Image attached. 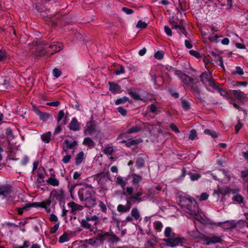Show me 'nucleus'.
Listing matches in <instances>:
<instances>
[{
    "label": "nucleus",
    "mask_w": 248,
    "mask_h": 248,
    "mask_svg": "<svg viewBox=\"0 0 248 248\" xmlns=\"http://www.w3.org/2000/svg\"><path fill=\"white\" fill-rule=\"evenodd\" d=\"M62 49V45L59 42H53L50 45L43 42L37 43L35 46V54L37 57L50 56Z\"/></svg>",
    "instance_id": "nucleus-1"
},
{
    "label": "nucleus",
    "mask_w": 248,
    "mask_h": 248,
    "mask_svg": "<svg viewBox=\"0 0 248 248\" xmlns=\"http://www.w3.org/2000/svg\"><path fill=\"white\" fill-rule=\"evenodd\" d=\"M78 196L79 200L84 202L86 207L91 208L96 206V199L91 185H87L80 188L78 191Z\"/></svg>",
    "instance_id": "nucleus-2"
},
{
    "label": "nucleus",
    "mask_w": 248,
    "mask_h": 248,
    "mask_svg": "<svg viewBox=\"0 0 248 248\" xmlns=\"http://www.w3.org/2000/svg\"><path fill=\"white\" fill-rule=\"evenodd\" d=\"M164 236L167 238L164 239L163 241L167 246L172 248L183 246L186 244L187 241V239L185 237L179 234H175L170 227H167L165 228Z\"/></svg>",
    "instance_id": "nucleus-3"
},
{
    "label": "nucleus",
    "mask_w": 248,
    "mask_h": 248,
    "mask_svg": "<svg viewBox=\"0 0 248 248\" xmlns=\"http://www.w3.org/2000/svg\"><path fill=\"white\" fill-rule=\"evenodd\" d=\"M43 3L45 4V7L46 9H38V11L41 13V16L46 21L48 22L47 24L52 27L55 26L58 24V20H56L54 17L56 16V18H59V20L61 21L62 20L65 19L67 16L63 15L61 17H59V16H56V15H52L50 14L49 9H47V8L50 7V5H52L53 3H56V0H43Z\"/></svg>",
    "instance_id": "nucleus-4"
},
{
    "label": "nucleus",
    "mask_w": 248,
    "mask_h": 248,
    "mask_svg": "<svg viewBox=\"0 0 248 248\" xmlns=\"http://www.w3.org/2000/svg\"><path fill=\"white\" fill-rule=\"evenodd\" d=\"M97 232L100 245L103 244L105 241L109 243H113L120 241L119 238L111 230L108 232H105L103 230H98Z\"/></svg>",
    "instance_id": "nucleus-5"
},
{
    "label": "nucleus",
    "mask_w": 248,
    "mask_h": 248,
    "mask_svg": "<svg viewBox=\"0 0 248 248\" xmlns=\"http://www.w3.org/2000/svg\"><path fill=\"white\" fill-rule=\"evenodd\" d=\"M99 221V217L96 215L91 216L87 215L85 218L81 220L80 222L81 226L86 229H89L91 231H93L92 228L96 226Z\"/></svg>",
    "instance_id": "nucleus-6"
},
{
    "label": "nucleus",
    "mask_w": 248,
    "mask_h": 248,
    "mask_svg": "<svg viewBox=\"0 0 248 248\" xmlns=\"http://www.w3.org/2000/svg\"><path fill=\"white\" fill-rule=\"evenodd\" d=\"M142 92L143 94L148 95L149 93L144 90L140 88H130L127 89V93L134 100H140L145 102L147 100L144 97L142 98L140 96V93Z\"/></svg>",
    "instance_id": "nucleus-7"
},
{
    "label": "nucleus",
    "mask_w": 248,
    "mask_h": 248,
    "mask_svg": "<svg viewBox=\"0 0 248 248\" xmlns=\"http://www.w3.org/2000/svg\"><path fill=\"white\" fill-rule=\"evenodd\" d=\"M14 195L13 186L9 184L0 185V196L9 199Z\"/></svg>",
    "instance_id": "nucleus-8"
},
{
    "label": "nucleus",
    "mask_w": 248,
    "mask_h": 248,
    "mask_svg": "<svg viewBox=\"0 0 248 248\" xmlns=\"http://www.w3.org/2000/svg\"><path fill=\"white\" fill-rule=\"evenodd\" d=\"M195 200L192 198L186 196H181L179 198V205L185 211L186 207L189 206L190 204H192L193 201Z\"/></svg>",
    "instance_id": "nucleus-9"
},
{
    "label": "nucleus",
    "mask_w": 248,
    "mask_h": 248,
    "mask_svg": "<svg viewBox=\"0 0 248 248\" xmlns=\"http://www.w3.org/2000/svg\"><path fill=\"white\" fill-rule=\"evenodd\" d=\"M185 212L191 216H197L199 212V207L195 200L193 201L192 204L186 207Z\"/></svg>",
    "instance_id": "nucleus-10"
},
{
    "label": "nucleus",
    "mask_w": 248,
    "mask_h": 248,
    "mask_svg": "<svg viewBox=\"0 0 248 248\" xmlns=\"http://www.w3.org/2000/svg\"><path fill=\"white\" fill-rule=\"evenodd\" d=\"M77 145V141L74 140L72 142H70L69 140L66 139L62 143L63 151L67 153L69 149L74 150Z\"/></svg>",
    "instance_id": "nucleus-11"
},
{
    "label": "nucleus",
    "mask_w": 248,
    "mask_h": 248,
    "mask_svg": "<svg viewBox=\"0 0 248 248\" xmlns=\"http://www.w3.org/2000/svg\"><path fill=\"white\" fill-rule=\"evenodd\" d=\"M94 179L96 180L99 184L105 183L108 181V179H110L109 172H102L97 173L95 175Z\"/></svg>",
    "instance_id": "nucleus-12"
},
{
    "label": "nucleus",
    "mask_w": 248,
    "mask_h": 248,
    "mask_svg": "<svg viewBox=\"0 0 248 248\" xmlns=\"http://www.w3.org/2000/svg\"><path fill=\"white\" fill-rule=\"evenodd\" d=\"M143 194V190L140 188L138 191L132 194L131 196L129 197V199L131 200L133 203L140 202L143 201V199L141 197V195Z\"/></svg>",
    "instance_id": "nucleus-13"
},
{
    "label": "nucleus",
    "mask_w": 248,
    "mask_h": 248,
    "mask_svg": "<svg viewBox=\"0 0 248 248\" xmlns=\"http://www.w3.org/2000/svg\"><path fill=\"white\" fill-rule=\"evenodd\" d=\"M51 195L60 202H62L64 198V191L62 189L53 190L51 192Z\"/></svg>",
    "instance_id": "nucleus-14"
},
{
    "label": "nucleus",
    "mask_w": 248,
    "mask_h": 248,
    "mask_svg": "<svg viewBox=\"0 0 248 248\" xmlns=\"http://www.w3.org/2000/svg\"><path fill=\"white\" fill-rule=\"evenodd\" d=\"M201 81L203 84H206L213 78L212 74L209 71L203 72L200 76Z\"/></svg>",
    "instance_id": "nucleus-15"
},
{
    "label": "nucleus",
    "mask_w": 248,
    "mask_h": 248,
    "mask_svg": "<svg viewBox=\"0 0 248 248\" xmlns=\"http://www.w3.org/2000/svg\"><path fill=\"white\" fill-rule=\"evenodd\" d=\"M222 241V239L220 236L216 235H211L209 236H206L204 238V241L206 242L207 245L210 244H216L217 243H220Z\"/></svg>",
    "instance_id": "nucleus-16"
},
{
    "label": "nucleus",
    "mask_w": 248,
    "mask_h": 248,
    "mask_svg": "<svg viewBox=\"0 0 248 248\" xmlns=\"http://www.w3.org/2000/svg\"><path fill=\"white\" fill-rule=\"evenodd\" d=\"M69 129L74 131H77L80 129V124L76 118H73L68 126Z\"/></svg>",
    "instance_id": "nucleus-17"
},
{
    "label": "nucleus",
    "mask_w": 248,
    "mask_h": 248,
    "mask_svg": "<svg viewBox=\"0 0 248 248\" xmlns=\"http://www.w3.org/2000/svg\"><path fill=\"white\" fill-rule=\"evenodd\" d=\"M33 108L34 111L37 115L39 116L41 120H43L44 121H46L50 117L49 114L41 111L35 107L33 106Z\"/></svg>",
    "instance_id": "nucleus-18"
},
{
    "label": "nucleus",
    "mask_w": 248,
    "mask_h": 248,
    "mask_svg": "<svg viewBox=\"0 0 248 248\" xmlns=\"http://www.w3.org/2000/svg\"><path fill=\"white\" fill-rule=\"evenodd\" d=\"M220 224L221 227L226 230L234 229L236 227V224L233 220H228L222 223H220Z\"/></svg>",
    "instance_id": "nucleus-19"
},
{
    "label": "nucleus",
    "mask_w": 248,
    "mask_h": 248,
    "mask_svg": "<svg viewBox=\"0 0 248 248\" xmlns=\"http://www.w3.org/2000/svg\"><path fill=\"white\" fill-rule=\"evenodd\" d=\"M143 124L142 123H140L135 126H132L126 131V133L130 134L132 133H137L141 131Z\"/></svg>",
    "instance_id": "nucleus-20"
},
{
    "label": "nucleus",
    "mask_w": 248,
    "mask_h": 248,
    "mask_svg": "<svg viewBox=\"0 0 248 248\" xmlns=\"http://www.w3.org/2000/svg\"><path fill=\"white\" fill-rule=\"evenodd\" d=\"M197 82H199L198 80L197 81H195V80L194 82H191L189 85L190 86L191 91L195 96L198 97L200 95L201 90L200 88L196 84V83Z\"/></svg>",
    "instance_id": "nucleus-21"
},
{
    "label": "nucleus",
    "mask_w": 248,
    "mask_h": 248,
    "mask_svg": "<svg viewBox=\"0 0 248 248\" xmlns=\"http://www.w3.org/2000/svg\"><path fill=\"white\" fill-rule=\"evenodd\" d=\"M51 203V200H50V198H49L48 199H47L43 202H33L32 204H33V207H41L44 208L46 209L47 207L50 205Z\"/></svg>",
    "instance_id": "nucleus-22"
},
{
    "label": "nucleus",
    "mask_w": 248,
    "mask_h": 248,
    "mask_svg": "<svg viewBox=\"0 0 248 248\" xmlns=\"http://www.w3.org/2000/svg\"><path fill=\"white\" fill-rule=\"evenodd\" d=\"M108 84L109 85V90L113 93H115L117 92H119L121 89L118 84L113 82L109 81L108 82Z\"/></svg>",
    "instance_id": "nucleus-23"
},
{
    "label": "nucleus",
    "mask_w": 248,
    "mask_h": 248,
    "mask_svg": "<svg viewBox=\"0 0 248 248\" xmlns=\"http://www.w3.org/2000/svg\"><path fill=\"white\" fill-rule=\"evenodd\" d=\"M86 127L88 133L91 135L94 132L96 125L93 121H90L87 123Z\"/></svg>",
    "instance_id": "nucleus-24"
},
{
    "label": "nucleus",
    "mask_w": 248,
    "mask_h": 248,
    "mask_svg": "<svg viewBox=\"0 0 248 248\" xmlns=\"http://www.w3.org/2000/svg\"><path fill=\"white\" fill-rule=\"evenodd\" d=\"M85 242L87 244L90 245L92 246H95L100 245V242L98 238V235H97L96 237H94L92 238L85 240Z\"/></svg>",
    "instance_id": "nucleus-25"
},
{
    "label": "nucleus",
    "mask_w": 248,
    "mask_h": 248,
    "mask_svg": "<svg viewBox=\"0 0 248 248\" xmlns=\"http://www.w3.org/2000/svg\"><path fill=\"white\" fill-rule=\"evenodd\" d=\"M230 93L232 94L237 99L242 100L244 98V93L240 90H230Z\"/></svg>",
    "instance_id": "nucleus-26"
},
{
    "label": "nucleus",
    "mask_w": 248,
    "mask_h": 248,
    "mask_svg": "<svg viewBox=\"0 0 248 248\" xmlns=\"http://www.w3.org/2000/svg\"><path fill=\"white\" fill-rule=\"evenodd\" d=\"M182 82L184 85L187 86L189 85L191 82H194L195 79L190 78L188 75L185 74V76L181 79Z\"/></svg>",
    "instance_id": "nucleus-27"
},
{
    "label": "nucleus",
    "mask_w": 248,
    "mask_h": 248,
    "mask_svg": "<svg viewBox=\"0 0 248 248\" xmlns=\"http://www.w3.org/2000/svg\"><path fill=\"white\" fill-rule=\"evenodd\" d=\"M145 159L144 156L142 155H139L136 162V165L138 169L141 168L144 165Z\"/></svg>",
    "instance_id": "nucleus-28"
},
{
    "label": "nucleus",
    "mask_w": 248,
    "mask_h": 248,
    "mask_svg": "<svg viewBox=\"0 0 248 248\" xmlns=\"http://www.w3.org/2000/svg\"><path fill=\"white\" fill-rule=\"evenodd\" d=\"M32 203H27L23 207L17 208V211L19 215H22L23 213L24 210L27 211L29 208L33 207Z\"/></svg>",
    "instance_id": "nucleus-29"
},
{
    "label": "nucleus",
    "mask_w": 248,
    "mask_h": 248,
    "mask_svg": "<svg viewBox=\"0 0 248 248\" xmlns=\"http://www.w3.org/2000/svg\"><path fill=\"white\" fill-rule=\"evenodd\" d=\"M83 144L87 146L90 148L94 147L95 145V142L90 137H86L84 138Z\"/></svg>",
    "instance_id": "nucleus-30"
},
{
    "label": "nucleus",
    "mask_w": 248,
    "mask_h": 248,
    "mask_svg": "<svg viewBox=\"0 0 248 248\" xmlns=\"http://www.w3.org/2000/svg\"><path fill=\"white\" fill-rule=\"evenodd\" d=\"M51 132H47L43 134L41 136V139L42 141L46 143H48L51 140Z\"/></svg>",
    "instance_id": "nucleus-31"
},
{
    "label": "nucleus",
    "mask_w": 248,
    "mask_h": 248,
    "mask_svg": "<svg viewBox=\"0 0 248 248\" xmlns=\"http://www.w3.org/2000/svg\"><path fill=\"white\" fill-rule=\"evenodd\" d=\"M84 153L82 151L80 152L77 154L75 158V164L76 166H78L82 163L84 159Z\"/></svg>",
    "instance_id": "nucleus-32"
},
{
    "label": "nucleus",
    "mask_w": 248,
    "mask_h": 248,
    "mask_svg": "<svg viewBox=\"0 0 248 248\" xmlns=\"http://www.w3.org/2000/svg\"><path fill=\"white\" fill-rule=\"evenodd\" d=\"M134 192V188L132 186H125L123 188V194L124 196H131Z\"/></svg>",
    "instance_id": "nucleus-33"
},
{
    "label": "nucleus",
    "mask_w": 248,
    "mask_h": 248,
    "mask_svg": "<svg viewBox=\"0 0 248 248\" xmlns=\"http://www.w3.org/2000/svg\"><path fill=\"white\" fill-rule=\"evenodd\" d=\"M230 192L231 189L228 187H226L225 188H219L218 190H215L214 191V193L217 194L218 195L219 194H221L222 196H224L227 194L228 193H230Z\"/></svg>",
    "instance_id": "nucleus-34"
},
{
    "label": "nucleus",
    "mask_w": 248,
    "mask_h": 248,
    "mask_svg": "<svg viewBox=\"0 0 248 248\" xmlns=\"http://www.w3.org/2000/svg\"><path fill=\"white\" fill-rule=\"evenodd\" d=\"M131 177L132 178V184L133 185H137L142 181V177L135 173H132L131 174Z\"/></svg>",
    "instance_id": "nucleus-35"
},
{
    "label": "nucleus",
    "mask_w": 248,
    "mask_h": 248,
    "mask_svg": "<svg viewBox=\"0 0 248 248\" xmlns=\"http://www.w3.org/2000/svg\"><path fill=\"white\" fill-rule=\"evenodd\" d=\"M217 92L219 93L220 94L226 98L227 99H232V97L230 95L229 93L227 91L222 88H219V89L217 90Z\"/></svg>",
    "instance_id": "nucleus-36"
},
{
    "label": "nucleus",
    "mask_w": 248,
    "mask_h": 248,
    "mask_svg": "<svg viewBox=\"0 0 248 248\" xmlns=\"http://www.w3.org/2000/svg\"><path fill=\"white\" fill-rule=\"evenodd\" d=\"M116 183L117 185L120 186L121 188H124L127 184V181L123 179V177L118 176L116 178Z\"/></svg>",
    "instance_id": "nucleus-37"
},
{
    "label": "nucleus",
    "mask_w": 248,
    "mask_h": 248,
    "mask_svg": "<svg viewBox=\"0 0 248 248\" xmlns=\"http://www.w3.org/2000/svg\"><path fill=\"white\" fill-rule=\"evenodd\" d=\"M142 142V140L141 139L130 140L129 141H128L127 147H130L131 146L139 144Z\"/></svg>",
    "instance_id": "nucleus-38"
},
{
    "label": "nucleus",
    "mask_w": 248,
    "mask_h": 248,
    "mask_svg": "<svg viewBox=\"0 0 248 248\" xmlns=\"http://www.w3.org/2000/svg\"><path fill=\"white\" fill-rule=\"evenodd\" d=\"M47 183L54 186H58L59 185V181L58 179L53 178L52 177H49L46 181Z\"/></svg>",
    "instance_id": "nucleus-39"
},
{
    "label": "nucleus",
    "mask_w": 248,
    "mask_h": 248,
    "mask_svg": "<svg viewBox=\"0 0 248 248\" xmlns=\"http://www.w3.org/2000/svg\"><path fill=\"white\" fill-rule=\"evenodd\" d=\"M192 236L194 238H199L203 239L204 241L205 236L202 233L199 232L198 230L192 232Z\"/></svg>",
    "instance_id": "nucleus-40"
},
{
    "label": "nucleus",
    "mask_w": 248,
    "mask_h": 248,
    "mask_svg": "<svg viewBox=\"0 0 248 248\" xmlns=\"http://www.w3.org/2000/svg\"><path fill=\"white\" fill-rule=\"evenodd\" d=\"M131 215L136 220H138L140 217V213L137 208H133L131 212Z\"/></svg>",
    "instance_id": "nucleus-41"
},
{
    "label": "nucleus",
    "mask_w": 248,
    "mask_h": 248,
    "mask_svg": "<svg viewBox=\"0 0 248 248\" xmlns=\"http://www.w3.org/2000/svg\"><path fill=\"white\" fill-rule=\"evenodd\" d=\"M181 103H182V106L183 108L186 110L188 111L190 108V105L189 102H188L187 100L186 99L181 98Z\"/></svg>",
    "instance_id": "nucleus-42"
},
{
    "label": "nucleus",
    "mask_w": 248,
    "mask_h": 248,
    "mask_svg": "<svg viewBox=\"0 0 248 248\" xmlns=\"http://www.w3.org/2000/svg\"><path fill=\"white\" fill-rule=\"evenodd\" d=\"M208 85L213 89L217 91L218 89H219L220 88L219 84L216 82L213 78L209 81Z\"/></svg>",
    "instance_id": "nucleus-43"
},
{
    "label": "nucleus",
    "mask_w": 248,
    "mask_h": 248,
    "mask_svg": "<svg viewBox=\"0 0 248 248\" xmlns=\"http://www.w3.org/2000/svg\"><path fill=\"white\" fill-rule=\"evenodd\" d=\"M232 200L238 202V203H241L244 202V198L241 195L236 194L233 196Z\"/></svg>",
    "instance_id": "nucleus-44"
},
{
    "label": "nucleus",
    "mask_w": 248,
    "mask_h": 248,
    "mask_svg": "<svg viewBox=\"0 0 248 248\" xmlns=\"http://www.w3.org/2000/svg\"><path fill=\"white\" fill-rule=\"evenodd\" d=\"M204 133L205 134L210 135L212 138H217L218 137V134L215 131L210 130L208 129H205Z\"/></svg>",
    "instance_id": "nucleus-45"
},
{
    "label": "nucleus",
    "mask_w": 248,
    "mask_h": 248,
    "mask_svg": "<svg viewBox=\"0 0 248 248\" xmlns=\"http://www.w3.org/2000/svg\"><path fill=\"white\" fill-rule=\"evenodd\" d=\"M157 244V241L155 238H152L148 240L147 242V247L153 248Z\"/></svg>",
    "instance_id": "nucleus-46"
},
{
    "label": "nucleus",
    "mask_w": 248,
    "mask_h": 248,
    "mask_svg": "<svg viewBox=\"0 0 248 248\" xmlns=\"http://www.w3.org/2000/svg\"><path fill=\"white\" fill-rule=\"evenodd\" d=\"M8 58V55L5 50H0V62H3Z\"/></svg>",
    "instance_id": "nucleus-47"
},
{
    "label": "nucleus",
    "mask_w": 248,
    "mask_h": 248,
    "mask_svg": "<svg viewBox=\"0 0 248 248\" xmlns=\"http://www.w3.org/2000/svg\"><path fill=\"white\" fill-rule=\"evenodd\" d=\"M188 175L190 176V178L191 181H196L201 177V175L196 173H188Z\"/></svg>",
    "instance_id": "nucleus-48"
},
{
    "label": "nucleus",
    "mask_w": 248,
    "mask_h": 248,
    "mask_svg": "<svg viewBox=\"0 0 248 248\" xmlns=\"http://www.w3.org/2000/svg\"><path fill=\"white\" fill-rule=\"evenodd\" d=\"M129 101L128 97L126 96H124L122 98H118L115 101V104L116 105H118L121 104H123L125 103L127 101Z\"/></svg>",
    "instance_id": "nucleus-49"
},
{
    "label": "nucleus",
    "mask_w": 248,
    "mask_h": 248,
    "mask_svg": "<svg viewBox=\"0 0 248 248\" xmlns=\"http://www.w3.org/2000/svg\"><path fill=\"white\" fill-rule=\"evenodd\" d=\"M68 240L69 236L66 233L64 232L62 236L60 237L59 242L60 243H63L65 242L68 241Z\"/></svg>",
    "instance_id": "nucleus-50"
},
{
    "label": "nucleus",
    "mask_w": 248,
    "mask_h": 248,
    "mask_svg": "<svg viewBox=\"0 0 248 248\" xmlns=\"http://www.w3.org/2000/svg\"><path fill=\"white\" fill-rule=\"evenodd\" d=\"M117 210L118 212L120 213H126L128 211V210L127 209L126 206L123 205L122 204H119L117 206Z\"/></svg>",
    "instance_id": "nucleus-51"
},
{
    "label": "nucleus",
    "mask_w": 248,
    "mask_h": 248,
    "mask_svg": "<svg viewBox=\"0 0 248 248\" xmlns=\"http://www.w3.org/2000/svg\"><path fill=\"white\" fill-rule=\"evenodd\" d=\"M218 36L217 34H215L214 32H213L209 37V39L212 42L217 43L218 42Z\"/></svg>",
    "instance_id": "nucleus-52"
},
{
    "label": "nucleus",
    "mask_w": 248,
    "mask_h": 248,
    "mask_svg": "<svg viewBox=\"0 0 248 248\" xmlns=\"http://www.w3.org/2000/svg\"><path fill=\"white\" fill-rule=\"evenodd\" d=\"M99 207L100 208V210L103 213H106L107 211V206L105 203H104L102 201H99Z\"/></svg>",
    "instance_id": "nucleus-53"
},
{
    "label": "nucleus",
    "mask_w": 248,
    "mask_h": 248,
    "mask_svg": "<svg viewBox=\"0 0 248 248\" xmlns=\"http://www.w3.org/2000/svg\"><path fill=\"white\" fill-rule=\"evenodd\" d=\"M138 28L145 29L147 27V24L142 20H139L136 25Z\"/></svg>",
    "instance_id": "nucleus-54"
},
{
    "label": "nucleus",
    "mask_w": 248,
    "mask_h": 248,
    "mask_svg": "<svg viewBox=\"0 0 248 248\" xmlns=\"http://www.w3.org/2000/svg\"><path fill=\"white\" fill-rule=\"evenodd\" d=\"M197 136V133L196 130L192 129L190 132L189 139L191 140H194Z\"/></svg>",
    "instance_id": "nucleus-55"
},
{
    "label": "nucleus",
    "mask_w": 248,
    "mask_h": 248,
    "mask_svg": "<svg viewBox=\"0 0 248 248\" xmlns=\"http://www.w3.org/2000/svg\"><path fill=\"white\" fill-rule=\"evenodd\" d=\"M232 75L238 74L239 75H242L244 74L243 69L240 66H237L236 67V71H232Z\"/></svg>",
    "instance_id": "nucleus-56"
},
{
    "label": "nucleus",
    "mask_w": 248,
    "mask_h": 248,
    "mask_svg": "<svg viewBox=\"0 0 248 248\" xmlns=\"http://www.w3.org/2000/svg\"><path fill=\"white\" fill-rule=\"evenodd\" d=\"M178 33L179 34L180 37H182V34H184L186 37L187 36V32L185 28L183 26H180V28L178 29Z\"/></svg>",
    "instance_id": "nucleus-57"
},
{
    "label": "nucleus",
    "mask_w": 248,
    "mask_h": 248,
    "mask_svg": "<svg viewBox=\"0 0 248 248\" xmlns=\"http://www.w3.org/2000/svg\"><path fill=\"white\" fill-rule=\"evenodd\" d=\"M5 134L7 136V137L9 138H14L13 131L10 127L6 128V129L5 130Z\"/></svg>",
    "instance_id": "nucleus-58"
},
{
    "label": "nucleus",
    "mask_w": 248,
    "mask_h": 248,
    "mask_svg": "<svg viewBox=\"0 0 248 248\" xmlns=\"http://www.w3.org/2000/svg\"><path fill=\"white\" fill-rule=\"evenodd\" d=\"M113 152V149L112 147H106L104 150L105 154L111 155Z\"/></svg>",
    "instance_id": "nucleus-59"
},
{
    "label": "nucleus",
    "mask_w": 248,
    "mask_h": 248,
    "mask_svg": "<svg viewBox=\"0 0 248 248\" xmlns=\"http://www.w3.org/2000/svg\"><path fill=\"white\" fill-rule=\"evenodd\" d=\"M154 227L157 231H160L162 229L163 225L161 222L157 221L154 222Z\"/></svg>",
    "instance_id": "nucleus-60"
},
{
    "label": "nucleus",
    "mask_w": 248,
    "mask_h": 248,
    "mask_svg": "<svg viewBox=\"0 0 248 248\" xmlns=\"http://www.w3.org/2000/svg\"><path fill=\"white\" fill-rule=\"evenodd\" d=\"M125 72V70H124V67L122 65H121L120 66V68H119V69H117L116 70L114 71V73L116 75H120V74H124Z\"/></svg>",
    "instance_id": "nucleus-61"
},
{
    "label": "nucleus",
    "mask_w": 248,
    "mask_h": 248,
    "mask_svg": "<svg viewBox=\"0 0 248 248\" xmlns=\"http://www.w3.org/2000/svg\"><path fill=\"white\" fill-rule=\"evenodd\" d=\"M60 223H57L53 227H52L50 231V233L51 234L55 233L56 231L58 230L59 227Z\"/></svg>",
    "instance_id": "nucleus-62"
},
{
    "label": "nucleus",
    "mask_w": 248,
    "mask_h": 248,
    "mask_svg": "<svg viewBox=\"0 0 248 248\" xmlns=\"http://www.w3.org/2000/svg\"><path fill=\"white\" fill-rule=\"evenodd\" d=\"M61 71L57 68H55L53 70V76L56 78L59 77L61 76Z\"/></svg>",
    "instance_id": "nucleus-63"
},
{
    "label": "nucleus",
    "mask_w": 248,
    "mask_h": 248,
    "mask_svg": "<svg viewBox=\"0 0 248 248\" xmlns=\"http://www.w3.org/2000/svg\"><path fill=\"white\" fill-rule=\"evenodd\" d=\"M241 177L243 179L246 178L248 177V169L241 171Z\"/></svg>",
    "instance_id": "nucleus-64"
}]
</instances>
